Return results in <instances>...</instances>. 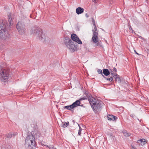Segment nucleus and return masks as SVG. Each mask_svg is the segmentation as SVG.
Instances as JSON below:
<instances>
[{
  "mask_svg": "<svg viewBox=\"0 0 149 149\" xmlns=\"http://www.w3.org/2000/svg\"><path fill=\"white\" fill-rule=\"evenodd\" d=\"M88 100L95 113H98L100 112L104 105L102 102L100 100H96L93 97L88 98Z\"/></svg>",
  "mask_w": 149,
  "mask_h": 149,
  "instance_id": "nucleus-1",
  "label": "nucleus"
},
{
  "mask_svg": "<svg viewBox=\"0 0 149 149\" xmlns=\"http://www.w3.org/2000/svg\"><path fill=\"white\" fill-rule=\"evenodd\" d=\"M5 65L0 63V79L2 82H5L8 80L9 76V71L5 69Z\"/></svg>",
  "mask_w": 149,
  "mask_h": 149,
  "instance_id": "nucleus-2",
  "label": "nucleus"
},
{
  "mask_svg": "<svg viewBox=\"0 0 149 149\" xmlns=\"http://www.w3.org/2000/svg\"><path fill=\"white\" fill-rule=\"evenodd\" d=\"M31 34H35L38 36L40 40H45V36L43 34L42 29L38 26H34L31 28L30 30Z\"/></svg>",
  "mask_w": 149,
  "mask_h": 149,
  "instance_id": "nucleus-3",
  "label": "nucleus"
},
{
  "mask_svg": "<svg viewBox=\"0 0 149 149\" xmlns=\"http://www.w3.org/2000/svg\"><path fill=\"white\" fill-rule=\"evenodd\" d=\"M35 143V139L33 135L32 134L28 135L25 140V145L28 146L29 148H33Z\"/></svg>",
  "mask_w": 149,
  "mask_h": 149,
  "instance_id": "nucleus-4",
  "label": "nucleus"
},
{
  "mask_svg": "<svg viewBox=\"0 0 149 149\" xmlns=\"http://www.w3.org/2000/svg\"><path fill=\"white\" fill-rule=\"evenodd\" d=\"M64 43L67 47L72 52L75 51L77 49V47L74 44V42L71 39L68 37L64 38Z\"/></svg>",
  "mask_w": 149,
  "mask_h": 149,
  "instance_id": "nucleus-5",
  "label": "nucleus"
},
{
  "mask_svg": "<svg viewBox=\"0 0 149 149\" xmlns=\"http://www.w3.org/2000/svg\"><path fill=\"white\" fill-rule=\"evenodd\" d=\"M8 34L6 25L4 22L0 21V38L2 39H6Z\"/></svg>",
  "mask_w": 149,
  "mask_h": 149,
  "instance_id": "nucleus-6",
  "label": "nucleus"
},
{
  "mask_svg": "<svg viewBox=\"0 0 149 149\" xmlns=\"http://www.w3.org/2000/svg\"><path fill=\"white\" fill-rule=\"evenodd\" d=\"M16 27L18 32L21 34L25 32V25L22 22L19 21L17 24Z\"/></svg>",
  "mask_w": 149,
  "mask_h": 149,
  "instance_id": "nucleus-7",
  "label": "nucleus"
},
{
  "mask_svg": "<svg viewBox=\"0 0 149 149\" xmlns=\"http://www.w3.org/2000/svg\"><path fill=\"white\" fill-rule=\"evenodd\" d=\"M93 32V36L92 38V40L93 43H95V45L97 46L99 44V42L98 41V32L97 30H92Z\"/></svg>",
  "mask_w": 149,
  "mask_h": 149,
  "instance_id": "nucleus-8",
  "label": "nucleus"
},
{
  "mask_svg": "<svg viewBox=\"0 0 149 149\" xmlns=\"http://www.w3.org/2000/svg\"><path fill=\"white\" fill-rule=\"evenodd\" d=\"M71 38L73 41L79 44H82V41L79 39L78 36L75 34L72 33L71 35Z\"/></svg>",
  "mask_w": 149,
  "mask_h": 149,
  "instance_id": "nucleus-9",
  "label": "nucleus"
},
{
  "mask_svg": "<svg viewBox=\"0 0 149 149\" xmlns=\"http://www.w3.org/2000/svg\"><path fill=\"white\" fill-rule=\"evenodd\" d=\"M8 21L10 24V26H12L13 25L14 21V17L11 16L10 13L8 15Z\"/></svg>",
  "mask_w": 149,
  "mask_h": 149,
  "instance_id": "nucleus-10",
  "label": "nucleus"
},
{
  "mask_svg": "<svg viewBox=\"0 0 149 149\" xmlns=\"http://www.w3.org/2000/svg\"><path fill=\"white\" fill-rule=\"evenodd\" d=\"M137 142L139 144L143 146L147 143V141L144 139H142L138 140Z\"/></svg>",
  "mask_w": 149,
  "mask_h": 149,
  "instance_id": "nucleus-11",
  "label": "nucleus"
},
{
  "mask_svg": "<svg viewBox=\"0 0 149 149\" xmlns=\"http://www.w3.org/2000/svg\"><path fill=\"white\" fill-rule=\"evenodd\" d=\"M108 120L110 121H113L117 118V117L112 115H108L107 116Z\"/></svg>",
  "mask_w": 149,
  "mask_h": 149,
  "instance_id": "nucleus-12",
  "label": "nucleus"
},
{
  "mask_svg": "<svg viewBox=\"0 0 149 149\" xmlns=\"http://www.w3.org/2000/svg\"><path fill=\"white\" fill-rule=\"evenodd\" d=\"M84 11V9L80 7H78L76 9V13L78 15L82 13Z\"/></svg>",
  "mask_w": 149,
  "mask_h": 149,
  "instance_id": "nucleus-13",
  "label": "nucleus"
},
{
  "mask_svg": "<svg viewBox=\"0 0 149 149\" xmlns=\"http://www.w3.org/2000/svg\"><path fill=\"white\" fill-rule=\"evenodd\" d=\"M80 102H79V100H76L75 102H74L72 104V105L73 106V108L76 107L78 106H79V104H80Z\"/></svg>",
  "mask_w": 149,
  "mask_h": 149,
  "instance_id": "nucleus-14",
  "label": "nucleus"
},
{
  "mask_svg": "<svg viewBox=\"0 0 149 149\" xmlns=\"http://www.w3.org/2000/svg\"><path fill=\"white\" fill-rule=\"evenodd\" d=\"M103 73L106 76L109 75L110 74V72L107 69H104L103 70Z\"/></svg>",
  "mask_w": 149,
  "mask_h": 149,
  "instance_id": "nucleus-15",
  "label": "nucleus"
},
{
  "mask_svg": "<svg viewBox=\"0 0 149 149\" xmlns=\"http://www.w3.org/2000/svg\"><path fill=\"white\" fill-rule=\"evenodd\" d=\"M84 93L85 95V96H84V97H81V98H80L78 100H79V102H80L81 101L83 100H85L87 99V97L88 98L90 99V98H89L88 97V94L86 93V92Z\"/></svg>",
  "mask_w": 149,
  "mask_h": 149,
  "instance_id": "nucleus-16",
  "label": "nucleus"
},
{
  "mask_svg": "<svg viewBox=\"0 0 149 149\" xmlns=\"http://www.w3.org/2000/svg\"><path fill=\"white\" fill-rule=\"evenodd\" d=\"M69 122H62V124H61V126L65 128L67 127L69 125Z\"/></svg>",
  "mask_w": 149,
  "mask_h": 149,
  "instance_id": "nucleus-17",
  "label": "nucleus"
},
{
  "mask_svg": "<svg viewBox=\"0 0 149 149\" xmlns=\"http://www.w3.org/2000/svg\"><path fill=\"white\" fill-rule=\"evenodd\" d=\"M103 77L105 79L110 82L112 81L113 80V78L112 77L107 78L104 76V75H103Z\"/></svg>",
  "mask_w": 149,
  "mask_h": 149,
  "instance_id": "nucleus-18",
  "label": "nucleus"
},
{
  "mask_svg": "<svg viewBox=\"0 0 149 149\" xmlns=\"http://www.w3.org/2000/svg\"><path fill=\"white\" fill-rule=\"evenodd\" d=\"M123 133L125 136H129L131 135L130 133L128 132L126 130H124L123 132Z\"/></svg>",
  "mask_w": 149,
  "mask_h": 149,
  "instance_id": "nucleus-19",
  "label": "nucleus"
},
{
  "mask_svg": "<svg viewBox=\"0 0 149 149\" xmlns=\"http://www.w3.org/2000/svg\"><path fill=\"white\" fill-rule=\"evenodd\" d=\"M74 108L73 107V106L72 105V104L71 105H68V106H65L64 107V108L67 109L68 110H71L72 109H73Z\"/></svg>",
  "mask_w": 149,
  "mask_h": 149,
  "instance_id": "nucleus-20",
  "label": "nucleus"
},
{
  "mask_svg": "<svg viewBox=\"0 0 149 149\" xmlns=\"http://www.w3.org/2000/svg\"><path fill=\"white\" fill-rule=\"evenodd\" d=\"M92 22L93 23V24L94 26V29L92 30H97V27L95 25V20L93 18H92Z\"/></svg>",
  "mask_w": 149,
  "mask_h": 149,
  "instance_id": "nucleus-21",
  "label": "nucleus"
},
{
  "mask_svg": "<svg viewBox=\"0 0 149 149\" xmlns=\"http://www.w3.org/2000/svg\"><path fill=\"white\" fill-rule=\"evenodd\" d=\"M110 70L111 71V75L114 78H115V77H117V76H119V75H118L116 73H114L113 71L110 69Z\"/></svg>",
  "mask_w": 149,
  "mask_h": 149,
  "instance_id": "nucleus-22",
  "label": "nucleus"
},
{
  "mask_svg": "<svg viewBox=\"0 0 149 149\" xmlns=\"http://www.w3.org/2000/svg\"><path fill=\"white\" fill-rule=\"evenodd\" d=\"M119 76H117V77H115V79H116V81H117L118 83H120L121 82V80L120 77H119Z\"/></svg>",
  "mask_w": 149,
  "mask_h": 149,
  "instance_id": "nucleus-23",
  "label": "nucleus"
},
{
  "mask_svg": "<svg viewBox=\"0 0 149 149\" xmlns=\"http://www.w3.org/2000/svg\"><path fill=\"white\" fill-rule=\"evenodd\" d=\"M13 135L14 136L13 134H12V133H11L7 134L6 136L7 138H11L12 137Z\"/></svg>",
  "mask_w": 149,
  "mask_h": 149,
  "instance_id": "nucleus-24",
  "label": "nucleus"
},
{
  "mask_svg": "<svg viewBox=\"0 0 149 149\" xmlns=\"http://www.w3.org/2000/svg\"><path fill=\"white\" fill-rule=\"evenodd\" d=\"M97 72L98 73H99L100 74H101L103 76V75L102 74L103 72H102V70L101 69H98L97 70Z\"/></svg>",
  "mask_w": 149,
  "mask_h": 149,
  "instance_id": "nucleus-25",
  "label": "nucleus"
},
{
  "mask_svg": "<svg viewBox=\"0 0 149 149\" xmlns=\"http://www.w3.org/2000/svg\"><path fill=\"white\" fill-rule=\"evenodd\" d=\"M81 131H80V130H79L78 131V135L79 136H81Z\"/></svg>",
  "mask_w": 149,
  "mask_h": 149,
  "instance_id": "nucleus-26",
  "label": "nucleus"
},
{
  "mask_svg": "<svg viewBox=\"0 0 149 149\" xmlns=\"http://www.w3.org/2000/svg\"><path fill=\"white\" fill-rule=\"evenodd\" d=\"M113 71H114V72H117V69L116 68L114 67L113 68Z\"/></svg>",
  "mask_w": 149,
  "mask_h": 149,
  "instance_id": "nucleus-27",
  "label": "nucleus"
},
{
  "mask_svg": "<svg viewBox=\"0 0 149 149\" xmlns=\"http://www.w3.org/2000/svg\"><path fill=\"white\" fill-rule=\"evenodd\" d=\"M134 115L133 114H132L131 115V116L133 118H134Z\"/></svg>",
  "mask_w": 149,
  "mask_h": 149,
  "instance_id": "nucleus-28",
  "label": "nucleus"
},
{
  "mask_svg": "<svg viewBox=\"0 0 149 149\" xmlns=\"http://www.w3.org/2000/svg\"><path fill=\"white\" fill-rule=\"evenodd\" d=\"M85 16L87 17H88L89 16H88V14H87V13H86V14H85Z\"/></svg>",
  "mask_w": 149,
  "mask_h": 149,
  "instance_id": "nucleus-29",
  "label": "nucleus"
},
{
  "mask_svg": "<svg viewBox=\"0 0 149 149\" xmlns=\"http://www.w3.org/2000/svg\"><path fill=\"white\" fill-rule=\"evenodd\" d=\"M134 52H135V53H136V54H137V55H139V53H137V52H136L135 50H134Z\"/></svg>",
  "mask_w": 149,
  "mask_h": 149,
  "instance_id": "nucleus-30",
  "label": "nucleus"
},
{
  "mask_svg": "<svg viewBox=\"0 0 149 149\" xmlns=\"http://www.w3.org/2000/svg\"><path fill=\"white\" fill-rule=\"evenodd\" d=\"M92 1H93V2H94L95 3H96V1H97V0H92Z\"/></svg>",
  "mask_w": 149,
  "mask_h": 149,
  "instance_id": "nucleus-31",
  "label": "nucleus"
},
{
  "mask_svg": "<svg viewBox=\"0 0 149 149\" xmlns=\"http://www.w3.org/2000/svg\"><path fill=\"white\" fill-rule=\"evenodd\" d=\"M129 29L130 30L131 29H132V28L130 26V27H129Z\"/></svg>",
  "mask_w": 149,
  "mask_h": 149,
  "instance_id": "nucleus-32",
  "label": "nucleus"
},
{
  "mask_svg": "<svg viewBox=\"0 0 149 149\" xmlns=\"http://www.w3.org/2000/svg\"><path fill=\"white\" fill-rule=\"evenodd\" d=\"M79 130H80V131H81V128L80 127V126H79Z\"/></svg>",
  "mask_w": 149,
  "mask_h": 149,
  "instance_id": "nucleus-33",
  "label": "nucleus"
},
{
  "mask_svg": "<svg viewBox=\"0 0 149 149\" xmlns=\"http://www.w3.org/2000/svg\"><path fill=\"white\" fill-rule=\"evenodd\" d=\"M79 106H81V107H83V105L82 104V105H80L79 104Z\"/></svg>",
  "mask_w": 149,
  "mask_h": 149,
  "instance_id": "nucleus-34",
  "label": "nucleus"
},
{
  "mask_svg": "<svg viewBox=\"0 0 149 149\" xmlns=\"http://www.w3.org/2000/svg\"><path fill=\"white\" fill-rule=\"evenodd\" d=\"M99 45H100V46H101V45H100V43L99 42Z\"/></svg>",
  "mask_w": 149,
  "mask_h": 149,
  "instance_id": "nucleus-35",
  "label": "nucleus"
},
{
  "mask_svg": "<svg viewBox=\"0 0 149 149\" xmlns=\"http://www.w3.org/2000/svg\"><path fill=\"white\" fill-rule=\"evenodd\" d=\"M72 121L73 122H74V120H72Z\"/></svg>",
  "mask_w": 149,
  "mask_h": 149,
  "instance_id": "nucleus-36",
  "label": "nucleus"
},
{
  "mask_svg": "<svg viewBox=\"0 0 149 149\" xmlns=\"http://www.w3.org/2000/svg\"><path fill=\"white\" fill-rule=\"evenodd\" d=\"M17 134V133L16 134H15V135H16V134Z\"/></svg>",
  "mask_w": 149,
  "mask_h": 149,
  "instance_id": "nucleus-37",
  "label": "nucleus"
}]
</instances>
